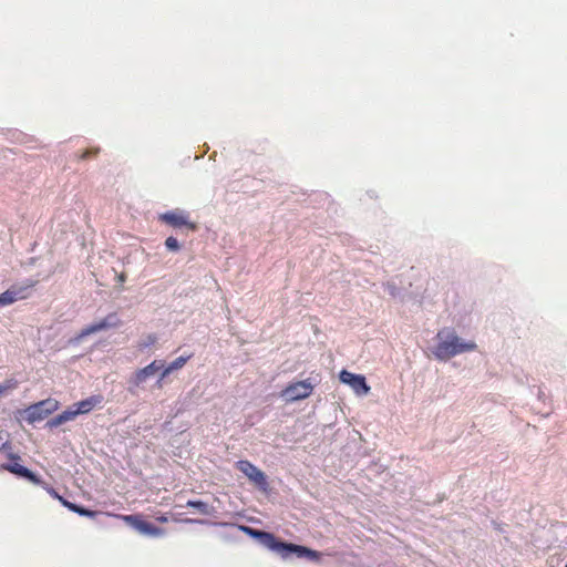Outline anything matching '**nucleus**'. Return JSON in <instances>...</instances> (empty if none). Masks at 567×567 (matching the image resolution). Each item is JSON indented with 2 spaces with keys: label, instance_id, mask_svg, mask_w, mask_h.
I'll list each match as a JSON object with an SVG mask.
<instances>
[{
  "label": "nucleus",
  "instance_id": "obj_10",
  "mask_svg": "<svg viewBox=\"0 0 567 567\" xmlns=\"http://www.w3.org/2000/svg\"><path fill=\"white\" fill-rule=\"evenodd\" d=\"M10 458L13 462L2 465L3 470L13 473L18 476H21L23 478H27L28 481L35 485L44 484V482L40 477H38L33 472L18 463V460H20L18 455L10 454Z\"/></svg>",
  "mask_w": 567,
  "mask_h": 567
},
{
  "label": "nucleus",
  "instance_id": "obj_14",
  "mask_svg": "<svg viewBox=\"0 0 567 567\" xmlns=\"http://www.w3.org/2000/svg\"><path fill=\"white\" fill-rule=\"evenodd\" d=\"M192 357H193V354H188V355H185V357L184 355L178 357L174 361H172L167 367L163 368V371L161 373V378L157 381V386L162 388V381L167 375H169L172 372L182 369Z\"/></svg>",
  "mask_w": 567,
  "mask_h": 567
},
{
  "label": "nucleus",
  "instance_id": "obj_23",
  "mask_svg": "<svg viewBox=\"0 0 567 567\" xmlns=\"http://www.w3.org/2000/svg\"><path fill=\"white\" fill-rule=\"evenodd\" d=\"M58 501L64 506L66 507V504H72L71 502H69L68 499H65L64 497H62L61 495L59 496Z\"/></svg>",
  "mask_w": 567,
  "mask_h": 567
},
{
  "label": "nucleus",
  "instance_id": "obj_15",
  "mask_svg": "<svg viewBox=\"0 0 567 567\" xmlns=\"http://www.w3.org/2000/svg\"><path fill=\"white\" fill-rule=\"evenodd\" d=\"M78 415H79L78 412L75 411V409L72 405L68 410L63 411L61 414H59L55 417L51 419L48 422V425L50 427H56V426H60L61 424H63L65 422L74 420Z\"/></svg>",
  "mask_w": 567,
  "mask_h": 567
},
{
  "label": "nucleus",
  "instance_id": "obj_20",
  "mask_svg": "<svg viewBox=\"0 0 567 567\" xmlns=\"http://www.w3.org/2000/svg\"><path fill=\"white\" fill-rule=\"evenodd\" d=\"M97 153H99V148L86 150V151H84V152L81 154L80 158H81V159H87V158H90L91 156H95Z\"/></svg>",
  "mask_w": 567,
  "mask_h": 567
},
{
  "label": "nucleus",
  "instance_id": "obj_18",
  "mask_svg": "<svg viewBox=\"0 0 567 567\" xmlns=\"http://www.w3.org/2000/svg\"><path fill=\"white\" fill-rule=\"evenodd\" d=\"M165 246H166L167 249H169L172 251L179 250L178 240L175 237H172V236L166 238Z\"/></svg>",
  "mask_w": 567,
  "mask_h": 567
},
{
  "label": "nucleus",
  "instance_id": "obj_19",
  "mask_svg": "<svg viewBox=\"0 0 567 567\" xmlns=\"http://www.w3.org/2000/svg\"><path fill=\"white\" fill-rule=\"evenodd\" d=\"M66 508L70 509L71 512H74V513L81 515V516L83 515L84 511L86 509V508H84V507H82L80 505H76L74 503L73 504H66Z\"/></svg>",
  "mask_w": 567,
  "mask_h": 567
},
{
  "label": "nucleus",
  "instance_id": "obj_8",
  "mask_svg": "<svg viewBox=\"0 0 567 567\" xmlns=\"http://www.w3.org/2000/svg\"><path fill=\"white\" fill-rule=\"evenodd\" d=\"M236 467L244 473L256 486L266 489L268 483L265 473L249 461H238Z\"/></svg>",
  "mask_w": 567,
  "mask_h": 567
},
{
  "label": "nucleus",
  "instance_id": "obj_3",
  "mask_svg": "<svg viewBox=\"0 0 567 567\" xmlns=\"http://www.w3.org/2000/svg\"><path fill=\"white\" fill-rule=\"evenodd\" d=\"M35 285L37 281L34 280H29L25 285H12L4 292L0 293V307L9 306L18 300L29 298Z\"/></svg>",
  "mask_w": 567,
  "mask_h": 567
},
{
  "label": "nucleus",
  "instance_id": "obj_1",
  "mask_svg": "<svg viewBox=\"0 0 567 567\" xmlns=\"http://www.w3.org/2000/svg\"><path fill=\"white\" fill-rule=\"evenodd\" d=\"M245 530H247L254 537L258 538L264 546L271 549L272 551L278 553L282 558H287L289 555L296 554L298 557H306L311 560H319L321 556L319 551H316L308 547L296 545L292 543L281 542L270 533L255 530L249 527L245 528Z\"/></svg>",
  "mask_w": 567,
  "mask_h": 567
},
{
  "label": "nucleus",
  "instance_id": "obj_11",
  "mask_svg": "<svg viewBox=\"0 0 567 567\" xmlns=\"http://www.w3.org/2000/svg\"><path fill=\"white\" fill-rule=\"evenodd\" d=\"M121 324V320L118 319L116 313L107 315L103 320L90 324L81 330L79 338L83 339L92 333L106 330L109 328H116Z\"/></svg>",
  "mask_w": 567,
  "mask_h": 567
},
{
  "label": "nucleus",
  "instance_id": "obj_26",
  "mask_svg": "<svg viewBox=\"0 0 567 567\" xmlns=\"http://www.w3.org/2000/svg\"><path fill=\"white\" fill-rule=\"evenodd\" d=\"M155 341H156V337L151 334V336H148V339H147L148 343L146 346L153 344V343H155Z\"/></svg>",
  "mask_w": 567,
  "mask_h": 567
},
{
  "label": "nucleus",
  "instance_id": "obj_25",
  "mask_svg": "<svg viewBox=\"0 0 567 567\" xmlns=\"http://www.w3.org/2000/svg\"><path fill=\"white\" fill-rule=\"evenodd\" d=\"M156 520L159 523H167L168 518H167V516L162 515V516L156 517Z\"/></svg>",
  "mask_w": 567,
  "mask_h": 567
},
{
  "label": "nucleus",
  "instance_id": "obj_5",
  "mask_svg": "<svg viewBox=\"0 0 567 567\" xmlns=\"http://www.w3.org/2000/svg\"><path fill=\"white\" fill-rule=\"evenodd\" d=\"M312 391L313 384L309 380H302L288 384L281 391V396L288 402H293L309 398Z\"/></svg>",
  "mask_w": 567,
  "mask_h": 567
},
{
  "label": "nucleus",
  "instance_id": "obj_12",
  "mask_svg": "<svg viewBox=\"0 0 567 567\" xmlns=\"http://www.w3.org/2000/svg\"><path fill=\"white\" fill-rule=\"evenodd\" d=\"M164 368V362L161 360H154L148 365L137 370L131 379V384L138 388L146 381L147 378L152 377L155 372Z\"/></svg>",
  "mask_w": 567,
  "mask_h": 567
},
{
  "label": "nucleus",
  "instance_id": "obj_13",
  "mask_svg": "<svg viewBox=\"0 0 567 567\" xmlns=\"http://www.w3.org/2000/svg\"><path fill=\"white\" fill-rule=\"evenodd\" d=\"M103 403V396L101 394L91 395L78 403L73 404V408L78 412V414H86L91 412L94 408L100 406Z\"/></svg>",
  "mask_w": 567,
  "mask_h": 567
},
{
  "label": "nucleus",
  "instance_id": "obj_2",
  "mask_svg": "<svg viewBox=\"0 0 567 567\" xmlns=\"http://www.w3.org/2000/svg\"><path fill=\"white\" fill-rule=\"evenodd\" d=\"M437 339L439 342L434 349V355L439 360L445 361L456 354L476 349L475 342H462L461 339L452 331H439Z\"/></svg>",
  "mask_w": 567,
  "mask_h": 567
},
{
  "label": "nucleus",
  "instance_id": "obj_17",
  "mask_svg": "<svg viewBox=\"0 0 567 567\" xmlns=\"http://www.w3.org/2000/svg\"><path fill=\"white\" fill-rule=\"evenodd\" d=\"M18 386V382L14 379L7 380L3 384L0 383V395L9 390H13Z\"/></svg>",
  "mask_w": 567,
  "mask_h": 567
},
{
  "label": "nucleus",
  "instance_id": "obj_24",
  "mask_svg": "<svg viewBox=\"0 0 567 567\" xmlns=\"http://www.w3.org/2000/svg\"><path fill=\"white\" fill-rule=\"evenodd\" d=\"M126 280V275L124 272H121L118 276H117V281L123 284L124 281Z\"/></svg>",
  "mask_w": 567,
  "mask_h": 567
},
{
  "label": "nucleus",
  "instance_id": "obj_4",
  "mask_svg": "<svg viewBox=\"0 0 567 567\" xmlns=\"http://www.w3.org/2000/svg\"><path fill=\"white\" fill-rule=\"evenodd\" d=\"M59 409V402L54 399H45L38 403L30 405L27 412V420L30 423H34L45 419L48 415Z\"/></svg>",
  "mask_w": 567,
  "mask_h": 567
},
{
  "label": "nucleus",
  "instance_id": "obj_6",
  "mask_svg": "<svg viewBox=\"0 0 567 567\" xmlns=\"http://www.w3.org/2000/svg\"><path fill=\"white\" fill-rule=\"evenodd\" d=\"M158 219L174 228L186 227L188 230L195 231L197 225L189 220V214L179 209L169 210L161 214Z\"/></svg>",
  "mask_w": 567,
  "mask_h": 567
},
{
  "label": "nucleus",
  "instance_id": "obj_7",
  "mask_svg": "<svg viewBox=\"0 0 567 567\" xmlns=\"http://www.w3.org/2000/svg\"><path fill=\"white\" fill-rule=\"evenodd\" d=\"M117 518H121L123 522L127 523L132 527H134L136 530L144 535L148 536H162L164 534V530L159 527H156L155 525L145 522L141 518L140 515H114Z\"/></svg>",
  "mask_w": 567,
  "mask_h": 567
},
{
  "label": "nucleus",
  "instance_id": "obj_22",
  "mask_svg": "<svg viewBox=\"0 0 567 567\" xmlns=\"http://www.w3.org/2000/svg\"><path fill=\"white\" fill-rule=\"evenodd\" d=\"M48 493L55 499L59 498V493L53 487H47Z\"/></svg>",
  "mask_w": 567,
  "mask_h": 567
},
{
  "label": "nucleus",
  "instance_id": "obj_9",
  "mask_svg": "<svg viewBox=\"0 0 567 567\" xmlns=\"http://www.w3.org/2000/svg\"><path fill=\"white\" fill-rule=\"evenodd\" d=\"M342 383L348 384L358 395L368 394L370 386L367 384L365 378L362 374H354L347 370H342L339 374Z\"/></svg>",
  "mask_w": 567,
  "mask_h": 567
},
{
  "label": "nucleus",
  "instance_id": "obj_16",
  "mask_svg": "<svg viewBox=\"0 0 567 567\" xmlns=\"http://www.w3.org/2000/svg\"><path fill=\"white\" fill-rule=\"evenodd\" d=\"M187 507H193L198 509V512L203 515H209L210 514V507L207 503L202 501H188L186 503Z\"/></svg>",
  "mask_w": 567,
  "mask_h": 567
},
{
  "label": "nucleus",
  "instance_id": "obj_21",
  "mask_svg": "<svg viewBox=\"0 0 567 567\" xmlns=\"http://www.w3.org/2000/svg\"><path fill=\"white\" fill-rule=\"evenodd\" d=\"M99 514V512L96 511H91V509H85L83 515L82 516H85V517H90V518H94L96 515Z\"/></svg>",
  "mask_w": 567,
  "mask_h": 567
},
{
  "label": "nucleus",
  "instance_id": "obj_27",
  "mask_svg": "<svg viewBox=\"0 0 567 567\" xmlns=\"http://www.w3.org/2000/svg\"><path fill=\"white\" fill-rule=\"evenodd\" d=\"M565 567H567V563H566V566H565Z\"/></svg>",
  "mask_w": 567,
  "mask_h": 567
}]
</instances>
